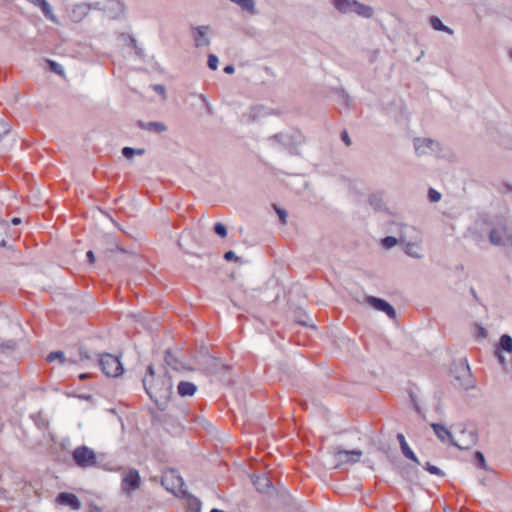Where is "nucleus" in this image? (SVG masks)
<instances>
[{"label":"nucleus","mask_w":512,"mask_h":512,"mask_svg":"<svg viewBox=\"0 0 512 512\" xmlns=\"http://www.w3.org/2000/svg\"><path fill=\"white\" fill-rule=\"evenodd\" d=\"M91 9L102 10L108 13L111 19L119 17L124 12V6L120 1L106 0L102 6L100 2L93 4H76L69 10V17L73 22L79 23L88 15Z\"/></svg>","instance_id":"1"},{"label":"nucleus","mask_w":512,"mask_h":512,"mask_svg":"<svg viewBox=\"0 0 512 512\" xmlns=\"http://www.w3.org/2000/svg\"><path fill=\"white\" fill-rule=\"evenodd\" d=\"M276 149L289 151L291 156H299L298 147L304 142L302 133L296 129L276 133L266 139Z\"/></svg>","instance_id":"2"},{"label":"nucleus","mask_w":512,"mask_h":512,"mask_svg":"<svg viewBox=\"0 0 512 512\" xmlns=\"http://www.w3.org/2000/svg\"><path fill=\"white\" fill-rule=\"evenodd\" d=\"M414 148L417 157H430L437 159L450 158V150L431 138L414 139Z\"/></svg>","instance_id":"3"},{"label":"nucleus","mask_w":512,"mask_h":512,"mask_svg":"<svg viewBox=\"0 0 512 512\" xmlns=\"http://www.w3.org/2000/svg\"><path fill=\"white\" fill-rule=\"evenodd\" d=\"M454 385L463 390L473 387V379L469 365L466 361H461L454 365L452 370Z\"/></svg>","instance_id":"4"},{"label":"nucleus","mask_w":512,"mask_h":512,"mask_svg":"<svg viewBox=\"0 0 512 512\" xmlns=\"http://www.w3.org/2000/svg\"><path fill=\"white\" fill-rule=\"evenodd\" d=\"M478 441V434L473 427L460 426L459 433L453 437L452 445L461 450H467L473 447Z\"/></svg>","instance_id":"5"},{"label":"nucleus","mask_w":512,"mask_h":512,"mask_svg":"<svg viewBox=\"0 0 512 512\" xmlns=\"http://www.w3.org/2000/svg\"><path fill=\"white\" fill-rule=\"evenodd\" d=\"M361 450H336L332 454V462L334 468H340L344 465H352L358 463L362 457Z\"/></svg>","instance_id":"6"},{"label":"nucleus","mask_w":512,"mask_h":512,"mask_svg":"<svg viewBox=\"0 0 512 512\" xmlns=\"http://www.w3.org/2000/svg\"><path fill=\"white\" fill-rule=\"evenodd\" d=\"M99 365L108 377H118L123 373V367L119 358L115 355L105 353L100 356Z\"/></svg>","instance_id":"7"},{"label":"nucleus","mask_w":512,"mask_h":512,"mask_svg":"<svg viewBox=\"0 0 512 512\" xmlns=\"http://www.w3.org/2000/svg\"><path fill=\"white\" fill-rule=\"evenodd\" d=\"M143 386L148 396L155 402H158L159 394V378L156 374L153 365L147 367L146 373L143 377Z\"/></svg>","instance_id":"8"},{"label":"nucleus","mask_w":512,"mask_h":512,"mask_svg":"<svg viewBox=\"0 0 512 512\" xmlns=\"http://www.w3.org/2000/svg\"><path fill=\"white\" fill-rule=\"evenodd\" d=\"M162 486H164L167 491L175 495L184 493V481L174 469H170L164 472L162 475Z\"/></svg>","instance_id":"9"},{"label":"nucleus","mask_w":512,"mask_h":512,"mask_svg":"<svg viewBox=\"0 0 512 512\" xmlns=\"http://www.w3.org/2000/svg\"><path fill=\"white\" fill-rule=\"evenodd\" d=\"M73 459L81 468L96 466L97 457L95 452L87 446H79L73 451Z\"/></svg>","instance_id":"10"},{"label":"nucleus","mask_w":512,"mask_h":512,"mask_svg":"<svg viewBox=\"0 0 512 512\" xmlns=\"http://www.w3.org/2000/svg\"><path fill=\"white\" fill-rule=\"evenodd\" d=\"M190 30L196 48L208 47L211 44V37L209 36L211 27L209 25H191Z\"/></svg>","instance_id":"11"},{"label":"nucleus","mask_w":512,"mask_h":512,"mask_svg":"<svg viewBox=\"0 0 512 512\" xmlns=\"http://www.w3.org/2000/svg\"><path fill=\"white\" fill-rule=\"evenodd\" d=\"M271 114L279 115L280 113L279 111L270 109L264 105H255L247 112L243 113L242 118L246 123L251 124Z\"/></svg>","instance_id":"12"},{"label":"nucleus","mask_w":512,"mask_h":512,"mask_svg":"<svg viewBox=\"0 0 512 512\" xmlns=\"http://www.w3.org/2000/svg\"><path fill=\"white\" fill-rule=\"evenodd\" d=\"M141 478L136 469H130L122 478L121 489L125 494L130 495L140 488Z\"/></svg>","instance_id":"13"},{"label":"nucleus","mask_w":512,"mask_h":512,"mask_svg":"<svg viewBox=\"0 0 512 512\" xmlns=\"http://www.w3.org/2000/svg\"><path fill=\"white\" fill-rule=\"evenodd\" d=\"M367 302L375 309L384 312L389 318L394 319L396 317V311L392 305L387 301L370 296L367 298Z\"/></svg>","instance_id":"14"},{"label":"nucleus","mask_w":512,"mask_h":512,"mask_svg":"<svg viewBox=\"0 0 512 512\" xmlns=\"http://www.w3.org/2000/svg\"><path fill=\"white\" fill-rule=\"evenodd\" d=\"M164 360L168 367H171L172 370L179 372L181 370H192L190 367L185 366L177 356V351L168 348L164 354Z\"/></svg>","instance_id":"15"},{"label":"nucleus","mask_w":512,"mask_h":512,"mask_svg":"<svg viewBox=\"0 0 512 512\" xmlns=\"http://www.w3.org/2000/svg\"><path fill=\"white\" fill-rule=\"evenodd\" d=\"M56 503L59 505H67L73 510L81 508V502L78 497L73 493L62 492L56 497Z\"/></svg>","instance_id":"16"},{"label":"nucleus","mask_w":512,"mask_h":512,"mask_svg":"<svg viewBox=\"0 0 512 512\" xmlns=\"http://www.w3.org/2000/svg\"><path fill=\"white\" fill-rule=\"evenodd\" d=\"M34 6L41 9L43 15L50 21L58 23L56 15L53 13L50 4L46 0H27Z\"/></svg>","instance_id":"17"},{"label":"nucleus","mask_w":512,"mask_h":512,"mask_svg":"<svg viewBox=\"0 0 512 512\" xmlns=\"http://www.w3.org/2000/svg\"><path fill=\"white\" fill-rule=\"evenodd\" d=\"M197 391V386L189 381H180L177 385V393L181 397H192Z\"/></svg>","instance_id":"18"},{"label":"nucleus","mask_w":512,"mask_h":512,"mask_svg":"<svg viewBox=\"0 0 512 512\" xmlns=\"http://www.w3.org/2000/svg\"><path fill=\"white\" fill-rule=\"evenodd\" d=\"M431 427L441 442L449 441L452 444V440H453L454 436H453L452 432L449 431L445 426L433 423L431 425Z\"/></svg>","instance_id":"19"},{"label":"nucleus","mask_w":512,"mask_h":512,"mask_svg":"<svg viewBox=\"0 0 512 512\" xmlns=\"http://www.w3.org/2000/svg\"><path fill=\"white\" fill-rule=\"evenodd\" d=\"M353 13L362 18L369 19L374 15V9L370 5H366L355 0Z\"/></svg>","instance_id":"20"},{"label":"nucleus","mask_w":512,"mask_h":512,"mask_svg":"<svg viewBox=\"0 0 512 512\" xmlns=\"http://www.w3.org/2000/svg\"><path fill=\"white\" fill-rule=\"evenodd\" d=\"M397 439L399 441L400 448H401L403 455L405 457H407L408 459L412 460L413 462H415L416 464H419V460H418L417 456L414 454V452L408 446L404 435L399 433L397 435Z\"/></svg>","instance_id":"21"},{"label":"nucleus","mask_w":512,"mask_h":512,"mask_svg":"<svg viewBox=\"0 0 512 512\" xmlns=\"http://www.w3.org/2000/svg\"><path fill=\"white\" fill-rule=\"evenodd\" d=\"M355 0H332V5L342 14L353 13Z\"/></svg>","instance_id":"22"},{"label":"nucleus","mask_w":512,"mask_h":512,"mask_svg":"<svg viewBox=\"0 0 512 512\" xmlns=\"http://www.w3.org/2000/svg\"><path fill=\"white\" fill-rule=\"evenodd\" d=\"M510 237L511 236L508 234L506 228H503L502 230L493 229V230H491V232L489 234L490 242L493 245H497V246L501 245L503 243L504 238L510 239Z\"/></svg>","instance_id":"23"},{"label":"nucleus","mask_w":512,"mask_h":512,"mask_svg":"<svg viewBox=\"0 0 512 512\" xmlns=\"http://www.w3.org/2000/svg\"><path fill=\"white\" fill-rule=\"evenodd\" d=\"M252 483L260 492H265L271 487V481L266 475H257L252 477Z\"/></svg>","instance_id":"24"},{"label":"nucleus","mask_w":512,"mask_h":512,"mask_svg":"<svg viewBox=\"0 0 512 512\" xmlns=\"http://www.w3.org/2000/svg\"><path fill=\"white\" fill-rule=\"evenodd\" d=\"M429 23L431 27L436 31L445 32L449 35H452L454 33V31L450 27L446 26L437 16H431L429 18Z\"/></svg>","instance_id":"25"},{"label":"nucleus","mask_w":512,"mask_h":512,"mask_svg":"<svg viewBox=\"0 0 512 512\" xmlns=\"http://www.w3.org/2000/svg\"><path fill=\"white\" fill-rule=\"evenodd\" d=\"M232 3L239 5L242 10L248 12L251 15L257 14L255 8V0H230Z\"/></svg>","instance_id":"26"},{"label":"nucleus","mask_w":512,"mask_h":512,"mask_svg":"<svg viewBox=\"0 0 512 512\" xmlns=\"http://www.w3.org/2000/svg\"><path fill=\"white\" fill-rule=\"evenodd\" d=\"M336 93L340 99V104L345 107H349L351 105L352 98L344 88L336 89Z\"/></svg>","instance_id":"27"},{"label":"nucleus","mask_w":512,"mask_h":512,"mask_svg":"<svg viewBox=\"0 0 512 512\" xmlns=\"http://www.w3.org/2000/svg\"><path fill=\"white\" fill-rule=\"evenodd\" d=\"M187 507L189 512H201V502L194 496H189L187 499Z\"/></svg>","instance_id":"28"},{"label":"nucleus","mask_w":512,"mask_h":512,"mask_svg":"<svg viewBox=\"0 0 512 512\" xmlns=\"http://www.w3.org/2000/svg\"><path fill=\"white\" fill-rule=\"evenodd\" d=\"M144 152L145 150L142 148L124 147L122 149V155L127 159H130L135 155L142 156Z\"/></svg>","instance_id":"29"},{"label":"nucleus","mask_w":512,"mask_h":512,"mask_svg":"<svg viewBox=\"0 0 512 512\" xmlns=\"http://www.w3.org/2000/svg\"><path fill=\"white\" fill-rule=\"evenodd\" d=\"M499 345L501 349H503L504 351L509 353L512 352V338L509 335H502L500 338Z\"/></svg>","instance_id":"30"},{"label":"nucleus","mask_w":512,"mask_h":512,"mask_svg":"<svg viewBox=\"0 0 512 512\" xmlns=\"http://www.w3.org/2000/svg\"><path fill=\"white\" fill-rule=\"evenodd\" d=\"M138 125L142 129H147L150 131H154L156 133L160 132V122L154 121V122L144 123L142 121H139Z\"/></svg>","instance_id":"31"},{"label":"nucleus","mask_w":512,"mask_h":512,"mask_svg":"<svg viewBox=\"0 0 512 512\" xmlns=\"http://www.w3.org/2000/svg\"><path fill=\"white\" fill-rule=\"evenodd\" d=\"M47 64H48V68L51 72H53L57 75H60V76L64 75V70L59 63H57L53 60H47Z\"/></svg>","instance_id":"32"},{"label":"nucleus","mask_w":512,"mask_h":512,"mask_svg":"<svg viewBox=\"0 0 512 512\" xmlns=\"http://www.w3.org/2000/svg\"><path fill=\"white\" fill-rule=\"evenodd\" d=\"M406 253L414 258H420V248L417 244L407 243L406 244Z\"/></svg>","instance_id":"33"},{"label":"nucleus","mask_w":512,"mask_h":512,"mask_svg":"<svg viewBox=\"0 0 512 512\" xmlns=\"http://www.w3.org/2000/svg\"><path fill=\"white\" fill-rule=\"evenodd\" d=\"M58 359L61 363L65 362L64 353L61 351H54L48 354L47 361L53 362L54 360Z\"/></svg>","instance_id":"34"},{"label":"nucleus","mask_w":512,"mask_h":512,"mask_svg":"<svg viewBox=\"0 0 512 512\" xmlns=\"http://www.w3.org/2000/svg\"><path fill=\"white\" fill-rule=\"evenodd\" d=\"M219 59L215 54H209L207 59V65L208 67L215 71L218 68Z\"/></svg>","instance_id":"35"},{"label":"nucleus","mask_w":512,"mask_h":512,"mask_svg":"<svg viewBox=\"0 0 512 512\" xmlns=\"http://www.w3.org/2000/svg\"><path fill=\"white\" fill-rule=\"evenodd\" d=\"M398 240L393 236H387L382 239V246L384 248L390 249L397 244Z\"/></svg>","instance_id":"36"},{"label":"nucleus","mask_w":512,"mask_h":512,"mask_svg":"<svg viewBox=\"0 0 512 512\" xmlns=\"http://www.w3.org/2000/svg\"><path fill=\"white\" fill-rule=\"evenodd\" d=\"M214 231L217 235H219L221 238H225L227 236V229L224 224L221 222H217L214 226Z\"/></svg>","instance_id":"37"},{"label":"nucleus","mask_w":512,"mask_h":512,"mask_svg":"<svg viewBox=\"0 0 512 512\" xmlns=\"http://www.w3.org/2000/svg\"><path fill=\"white\" fill-rule=\"evenodd\" d=\"M474 457H475L476 464H477L480 468H482V469H487V465H486L485 457H484V455H483V453H482V452L477 451V452L475 453V456H474Z\"/></svg>","instance_id":"38"},{"label":"nucleus","mask_w":512,"mask_h":512,"mask_svg":"<svg viewBox=\"0 0 512 512\" xmlns=\"http://www.w3.org/2000/svg\"><path fill=\"white\" fill-rule=\"evenodd\" d=\"M10 129V124L5 122L3 119H0V140L10 132Z\"/></svg>","instance_id":"39"},{"label":"nucleus","mask_w":512,"mask_h":512,"mask_svg":"<svg viewBox=\"0 0 512 512\" xmlns=\"http://www.w3.org/2000/svg\"><path fill=\"white\" fill-rule=\"evenodd\" d=\"M428 198L431 202L435 203L441 199V194L433 188L428 191Z\"/></svg>","instance_id":"40"},{"label":"nucleus","mask_w":512,"mask_h":512,"mask_svg":"<svg viewBox=\"0 0 512 512\" xmlns=\"http://www.w3.org/2000/svg\"><path fill=\"white\" fill-rule=\"evenodd\" d=\"M425 469L430 473V474H433V475H438V476H444V473L438 468L436 467L435 465H432L430 463H427L426 464V467Z\"/></svg>","instance_id":"41"},{"label":"nucleus","mask_w":512,"mask_h":512,"mask_svg":"<svg viewBox=\"0 0 512 512\" xmlns=\"http://www.w3.org/2000/svg\"><path fill=\"white\" fill-rule=\"evenodd\" d=\"M218 366L220 369L228 370V366H226L224 364L219 365V363L216 360H213L211 362L210 367L208 368L209 372L210 373H218V370L216 369Z\"/></svg>","instance_id":"42"},{"label":"nucleus","mask_w":512,"mask_h":512,"mask_svg":"<svg viewBox=\"0 0 512 512\" xmlns=\"http://www.w3.org/2000/svg\"><path fill=\"white\" fill-rule=\"evenodd\" d=\"M275 212L279 216L282 224H286L287 222V212L284 209L279 208L278 206L274 205Z\"/></svg>","instance_id":"43"},{"label":"nucleus","mask_w":512,"mask_h":512,"mask_svg":"<svg viewBox=\"0 0 512 512\" xmlns=\"http://www.w3.org/2000/svg\"><path fill=\"white\" fill-rule=\"evenodd\" d=\"M6 228H7V223L5 221H1L0 222V246H5V244H6L5 238L3 236V233L5 232Z\"/></svg>","instance_id":"44"},{"label":"nucleus","mask_w":512,"mask_h":512,"mask_svg":"<svg viewBox=\"0 0 512 512\" xmlns=\"http://www.w3.org/2000/svg\"><path fill=\"white\" fill-rule=\"evenodd\" d=\"M224 259L227 261H231V260L239 261L240 260V258L238 256H236L233 251H227L224 254Z\"/></svg>","instance_id":"45"},{"label":"nucleus","mask_w":512,"mask_h":512,"mask_svg":"<svg viewBox=\"0 0 512 512\" xmlns=\"http://www.w3.org/2000/svg\"><path fill=\"white\" fill-rule=\"evenodd\" d=\"M341 140L346 144V146H350L351 145V139L349 137V134L346 130H343L341 132Z\"/></svg>","instance_id":"46"},{"label":"nucleus","mask_w":512,"mask_h":512,"mask_svg":"<svg viewBox=\"0 0 512 512\" xmlns=\"http://www.w3.org/2000/svg\"><path fill=\"white\" fill-rule=\"evenodd\" d=\"M200 99L206 104V107H207V110H208V113L209 114H213V108L212 106L210 105V103L208 102L207 98L205 97V95L201 94L199 95Z\"/></svg>","instance_id":"47"},{"label":"nucleus","mask_w":512,"mask_h":512,"mask_svg":"<svg viewBox=\"0 0 512 512\" xmlns=\"http://www.w3.org/2000/svg\"><path fill=\"white\" fill-rule=\"evenodd\" d=\"M80 361H89L91 360V355L88 354L87 352L83 351L82 349H80V358H79Z\"/></svg>","instance_id":"48"},{"label":"nucleus","mask_w":512,"mask_h":512,"mask_svg":"<svg viewBox=\"0 0 512 512\" xmlns=\"http://www.w3.org/2000/svg\"><path fill=\"white\" fill-rule=\"evenodd\" d=\"M87 258L90 264H94L96 262L95 254L92 250L87 252Z\"/></svg>","instance_id":"49"},{"label":"nucleus","mask_w":512,"mask_h":512,"mask_svg":"<svg viewBox=\"0 0 512 512\" xmlns=\"http://www.w3.org/2000/svg\"><path fill=\"white\" fill-rule=\"evenodd\" d=\"M223 71L226 74H233L235 72V67L233 65L229 64L224 67Z\"/></svg>","instance_id":"50"},{"label":"nucleus","mask_w":512,"mask_h":512,"mask_svg":"<svg viewBox=\"0 0 512 512\" xmlns=\"http://www.w3.org/2000/svg\"><path fill=\"white\" fill-rule=\"evenodd\" d=\"M1 347H5L7 349H14L16 347V342L10 340L5 345H1Z\"/></svg>","instance_id":"51"},{"label":"nucleus","mask_w":512,"mask_h":512,"mask_svg":"<svg viewBox=\"0 0 512 512\" xmlns=\"http://www.w3.org/2000/svg\"><path fill=\"white\" fill-rule=\"evenodd\" d=\"M478 336L480 337H486L487 336V331L485 328L483 327H478Z\"/></svg>","instance_id":"52"},{"label":"nucleus","mask_w":512,"mask_h":512,"mask_svg":"<svg viewBox=\"0 0 512 512\" xmlns=\"http://www.w3.org/2000/svg\"><path fill=\"white\" fill-rule=\"evenodd\" d=\"M22 222L21 218L19 217H14L12 220H11V223L13 225H19L20 223Z\"/></svg>","instance_id":"53"},{"label":"nucleus","mask_w":512,"mask_h":512,"mask_svg":"<svg viewBox=\"0 0 512 512\" xmlns=\"http://www.w3.org/2000/svg\"><path fill=\"white\" fill-rule=\"evenodd\" d=\"M408 238L409 237H408V235L405 232L401 233V235H400V240L401 241L406 242Z\"/></svg>","instance_id":"54"},{"label":"nucleus","mask_w":512,"mask_h":512,"mask_svg":"<svg viewBox=\"0 0 512 512\" xmlns=\"http://www.w3.org/2000/svg\"><path fill=\"white\" fill-rule=\"evenodd\" d=\"M153 89H154L157 93H159V94H160V84H155V85L153 86Z\"/></svg>","instance_id":"55"},{"label":"nucleus","mask_w":512,"mask_h":512,"mask_svg":"<svg viewBox=\"0 0 512 512\" xmlns=\"http://www.w3.org/2000/svg\"><path fill=\"white\" fill-rule=\"evenodd\" d=\"M210 512H225V511L214 508V509H212Z\"/></svg>","instance_id":"56"},{"label":"nucleus","mask_w":512,"mask_h":512,"mask_svg":"<svg viewBox=\"0 0 512 512\" xmlns=\"http://www.w3.org/2000/svg\"><path fill=\"white\" fill-rule=\"evenodd\" d=\"M112 244H113V246H114L117 250H120V249H119V247H118V244H116V243H114V242H113Z\"/></svg>","instance_id":"57"},{"label":"nucleus","mask_w":512,"mask_h":512,"mask_svg":"<svg viewBox=\"0 0 512 512\" xmlns=\"http://www.w3.org/2000/svg\"><path fill=\"white\" fill-rule=\"evenodd\" d=\"M161 93H162V98H164L165 90L163 87H162Z\"/></svg>","instance_id":"58"},{"label":"nucleus","mask_w":512,"mask_h":512,"mask_svg":"<svg viewBox=\"0 0 512 512\" xmlns=\"http://www.w3.org/2000/svg\"><path fill=\"white\" fill-rule=\"evenodd\" d=\"M161 129H162V132H163L164 130H166V127L162 124Z\"/></svg>","instance_id":"59"},{"label":"nucleus","mask_w":512,"mask_h":512,"mask_svg":"<svg viewBox=\"0 0 512 512\" xmlns=\"http://www.w3.org/2000/svg\"><path fill=\"white\" fill-rule=\"evenodd\" d=\"M298 322H299L300 324H302V325H307V323H306V322H303V321H298Z\"/></svg>","instance_id":"60"}]
</instances>
